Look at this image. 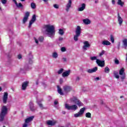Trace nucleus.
<instances>
[{"instance_id": "1", "label": "nucleus", "mask_w": 127, "mask_h": 127, "mask_svg": "<svg viewBox=\"0 0 127 127\" xmlns=\"http://www.w3.org/2000/svg\"><path fill=\"white\" fill-rule=\"evenodd\" d=\"M46 34L50 38H54L55 35V27L53 25H46L44 26Z\"/></svg>"}, {"instance_id": "2", "label": "nucleus", "mask_w": 127, "mask_h": 127, "mask_svg": "<svg viewBox=\"0 0 127 127\" xmlns=\"http://www.w3.org/2000/svg\"><path fill=\"white\" fill-rule=\"evenodd\" d=\"M6 115H7V107L6 106L3 105L1 108L0 113V122L4 121V117H5Z\"/></svg>"}, {"instance_id": "3", "label": "nucleus", "mask_w": 127, "mask_h": 127, "mask_svg": "<svg viewBox=\"0 0 127 127\" xmlns=\"http://www.w3.org/2000/svg\"><path fill=\"white\" fill-rule=\"evenodd\" d=\"M81 27H80V26H77L75 29V35L73 37L74 41H78V37L81 35Z\"/></svg>"}, {"instance_id": "4", "label": "nucleus", "mask_w": 127, "mask_h": 127, "mask_svg": "<svg viewBox=\"0 0 127 127\" xmlns=\"http://www.w3.org/2000/svg\"><path fill=\"white\" fill-rule=\"evenodd\" d=\"M85 110H86L85 107L80 109V111L77 113L74 114V118H81V117L84 115V113H85Z\"/></svg>"}, {"instance_id": "5", "label": "nucleus", "mask_w": 127, "mask_h": 127, "mask_svg": "<svg viewBox=\"0 0 127 127\" xmlns=\"http://www.w3.org/2000/svg\"><path fill=\"white\" fill-rule=\"evenodd\" d=\"M65 108L68 110L76 111L78 109V106L76 105L70 106L69 104H65Z\"/></svg>"}, {"instance_id": "6", "label": "nucleus", "mask_w": 127, "mask_h": 127, "mask_svg": "<svg viewBox=\"0 0 127 127\" xmlns=\"http://www.w3.org/2000/svg\"><path fill=\"white\" fill-rule=\"evenodd\" d=\"M119 75H121L120 79H121L122 82H124V80L126 79V73H125L124 68H122L119 70Z\"/></svg>"}, {"instance_id": "7", "label": "nucleus", "mask_w": 127, "mask_h": 127, "mask_svg": "<svg viewBox=\"0 0 127 127\" xmlns=\"http://www.w3.org/2000/svg\"><path fill=\"white\" fill-rule=\"evenodd\" d=\"M29 15H30V12L28 11L25 12L24 17L22 19V23L23 24H25V23L26 22V21L28 20V18L29 17Z\"/></svg>"}, {"instance_id": "8", "label": "nucleus", "mask_w": 127, "mask_h": 127, "mask_svg": "<svg viewBox=\"0 0 127 127\" xmlns=\"http://www.w3.org/2000/svg\"><path fill=\"white\" fill-rule=\"evenodd\" d=\"M36 21V15L35 14H34L33 15L32 17V19L29 22V26H28L29 28H30V27H31V26L32 25V24H33V23H34V22H35Z\"/></svg>"}, {"instance_id": "9", "label": "nucleus", "mask_w": 127, "mask_h": 127, "mask_svg": "<svg viewBox=\"0 0 127 127\" xmlns=\"http://www.w3.org/2000/svg\"><path fill=\"white\" fill-rule=\"evenodd\" d=\"M83 44V50H85V51H86V50H88V48H90V47H91V45L89 43L88 41L84 42Z\"/></svg>"}, {"instance_id": "10", "label": "nucleus", "mask_w": 127, "mask_h": 127, "mask_svg": "<svg viewBox=\"0 0 127 127\" xmlns=\"http://www.w3.org/2000/svg\"><path fill=\"white\" fill-rule=\"evenodd\" d=\"M7 99H8V93L6 92H4L2 97V102L3 104H6L7 103Z\"/></svg>"}, {"instance_id": "11", "label": "nucleus", "mask_w": 127, "mask_h": 127, "mask_svg": "<svg viewBox=\"0 0 127 127\" xmlns=\"http://www.w3.org/2000/svg\"><path fill=\"white\" fill-rule=\"evenodd\" d=\"M72 102H74L75 104H76L78 107H82L83 106V103L80 101V100L76 99V98L73 97L72 100Z\"/></svg>"}, {"instance_id": "12", "label": "nucleus", "mask_w": 127, "mask_h": 127, "mask_svg": "<svg viewBox=\"0 0 127 127\" xmlns=\"http://www.w3.org/2000/svg\"><path fill=\"white\" fill-rule=\"evenodd\" d=\"M96 64L100 67H104L105 66V61H101L99 59L96 60Z\"/></svg>"}, {"instance_id": "13", "label": "nucleus", "mask_w": 127, "mask_h": 127, "mask_svg": "<svg viewBox=\"0 0 127 127\" xmlns=\"http://www.w3.org/2000/svg\"><path fill=\"white\" fill-rule=\"evenodd\" d=\"M12 1L14 2L17 8H21V9H23V5H22V4L21 2L17 3V1H16V0H12Z\"/></svg>"}, {"instance_id": "14", "label": "nucleus", "mask_w": 127, "mask_h": 127, "mask_svg": "<svg viewBox=\"0 0 127 127\" xmlns=\"http://www.w3.org/2000/svg\"><path fill=\"white\" fill-rule=\"evenodd\" d=\"M28 84H29V82L28 81H25L22 83V90L23 91H25L26 90V88L28 86Z\"/></svg>"}, {"instance_id": "15", "label": "nucleus", "mask_w": 127, "mask_h": 127, "mask_svg": "<svg viewBox=\"0 0 127 127\" xmlns=\"http://www.w3.org/2000/svg\"><path fill=\"white\" fill-rule=\"evenodd\" d=\"M72 5V0H69L68 2L66 5L65 10L68 12L69 11V9H70L71 6Z\"/></svg>"}, {"instance_id": "16", "label": "nucleus", "mask_w": 127, "mask_h": 127, "mask_svg": "<svg viewBox=\"0 0 127 127\" xmlns=\"http://www.w3.org/2000/svg\"><path fill=\"white\" fill-rule=\"evenodd\" d=\"M98 71V67H95L92 69H89L87 70V73H89L91 74L92 73H95V72H97Z\"/></svg>"}, {"instance_id": "17", "label": "nucleus", "mask_w": 127, "mask_h": 127, "mask_svg": "<svg viewBox=\"0 0 127 127\" xmlns=\"http://www.w3.org/2000/svg\"><path fill=\"white\" fill-rule=\"evenodd\" d=\"M33 119H34V116H31L29 118H27L25 120V124H26L27 125L29 124L30 122H32V121H33Z\"/></svg>"}, {"instance_id": "18", "label": "nucleus", "mask_w": 127, "mask_h": 127, "mask_svg": "<svg viewBox=\"0 0 127 127\" xmlns=\"http://www.w3.org/2000/svg\"><path fill=\"white\" fill-rule=\"evenodd\" d=\"M57 123V122L54 120L53 121L48 120L47 121V124L48 126H55V124H56Z\"/></svg>"}, {"instance_id": "19", "label": "nucleus", "mask_w": 127, "mask_h": 127, "mask_svg": "<svg viewBox=\"0 0 127 127\" xmlns=\"http://www.w3.org/2000/svg\"><path fill=\"white\" fill-rule=\"evenodd\" d=\"M70 73H71L70 70L65 71L63 73L62 76L64 78H65V77H68V76H69V75H70Z\"/></svg>"}, {"instance_id": "20", "label": "nucleus", "mask_w": 127, "mask_h": 127, "mask_svg": "<svg viewBox=\"0 0 127 127\" xmlns=\"http://www.w3.org/2000/svg\"><path fill=\"white\" fill-rule=\"evenodd\" d=\"M64 90L65 93H69L72 90V88L70 86H65L64 87Z\"/></svg>"}, {"instance_id": "21", "label": "nucleus", "mask_w": 127, "mask_h": 127, "mask_svg": "<svg viewBox=\"0 0 127 127\" xmlns=\"http://www.w3.org/2000/svg\"><path fill=\"white\" fill-rule=\"evenodd\" d=\"M85 8H86V4L83 3L81 4V7L78 8V11H83Z\"/></svg>"}, {"instance_id": "22", "label": "nucleus", "mask_w": 127, "mask_h": 127, "mask_svg": "<svg viewBox=\"0 0 127 127\" xmlns=\"http://www.w3.org/2000/svg\"><path fill=\"white\" fill-rule=\"evenodd\" d=\"M118 19L120 25H122V24H123L124 20H123V18H122V17H121V16L120 15V13L118 14Z\"/></svg>"}, {"instance_id": "23", "label": "nucleus", "mask_w": 127, "mask_h": 127, "mask_svg": "<svg viewBox=\"0 0 127 127\" xmlns=\"http://www.w3.org/2000/svg\"><path fill=\"white\" fill-rule=\"evenodd\" d=\"M29 108L30 111H32V112L35 111V109H34V105L33 104V103H32V102H30L29 103Z\"/></svg>"}, {"instance_id": "24", "label": "nucleus", "mask_w": 127, "mask_h": 127, "mask_svg": "<svg viewBox=\"0 0 127 127\" xmlns=\"http://www.w3.org/2000/svg\"><path fill=\"white\" fill-rule=\"evenodd\" d=\"M83 22L84 23V24H86V25H88V24H91V20L88 18L84 19L83 20Z\"/></svg>"}, {"instance_id": "25", "label": "nucleus", "mask_w": 127, "mask_h": 127, "mask_svg": "<svg viewBox=\"0 0 127 127\" xmlns=\"http://www.w3.org/2000/svg\"><path fill=\"white\" fill-rule=\"evenodd\" d=\"M125 49H127V39H124L122 41Z\"/></svg>"}, {"instance_id": "26", "label": "nucleus", "mask_w": 127, "mask_h": 127, "mask_svg": "<svg viewBox=\"0 0 127 127\" xmlns=\"http://www.w3.org/2000/svg\"><path fill=\"white\" fill-rule=\"evenodd\" d=\"M29 64H32V59H33V56H32V55L31 54H29Z\"/></svg>"}, {"instance_id": "27", "label": "nucleus", "mask_w": 127, "mask_h": 127, "mask_svg": "<svg viewBox=\"0 0 127 127\" xmlns=\"http://www.w3.org/2000/svg\"><path fill=\"white\" fill-rule=\"evenodd\" d=\"M102 45H111V42H109V41L105 40L102 42Z\"/></svg>"}, {"instance_id": "28", "label": "nucleus", "mask_w": 127, "mask_h": 127, "mask_svg": "<svg viewBox=\"0 0 127 127\" xmlns=\"http://www.w3.org/2000/svg\"><path fill=\"white\" fill-rule=\"evenodd\" d=\"M113 74L114 75L116 79H120V75H119V72L116 71H113Z\"/></svg>"}, {"instance_id": "29", "label": "nucleus", "mask_w": 127, "mask_h": 127, "mask_svg": "<svg viewBox=\"0 0 127 127\" xmlns=\"http://www.w3.org/2000/svg\"><path fill=\"white\" fill-rule=\"evenodd\" d=\"M57 88H58V93H59V94L62 95H64V93H63V92H62V89H61V88L59 85H58Z\"/></svg>"}, {"instance_id": "30", "label": "nucleus", "mask_w": 127, "mask_h": 127, "mask_svg": "<svg viewBox=\"0 0 127 127\" xmlns=\"http://www.w3.org/2000/svg\"><path fill=\"white\" fill-rule=\"evenodd\" d=\"M31 7L32 9H35V8H36V5L35 4V3L32 2L31 3Z\"/></svg>"}, {"instance_id": "31", "label": "nucleus", "mask_w": 127, "mask_h": 127, "mask_svg": "<svg viewBox=\"0 0 127 127\" xmlns=\"http://www.w3.org/2000/svg\"><path fill=\"white\" fill-rule=\"evenodd\" d=\"M52 57L53 58L56 59V58H58V54H57L56 52H54L52 54Z\"/></svg>"}, {"instance_id": "32", "label": "nucleus", "mask_w": 127, "mask_h": 127, "mask_svg": "<svg viewBox=\"0 0 127 127\" xmlns=\"http://www.w3.org/2000/svg\"><path fill=\"white\" fill-rule=\"evenodd\" d=\"M117 3L119 5H121V6H123L124 4V2L122 1V0H118Z\"/></svg>"}, {"instance_id": "33", "label": "nucleus", "mask_w": 127, "mask_h": 127, "mask_svg": "<svg viewBox=\"0 0 127 127\" xmlns=\"http://www.w3.org/2000/svg\"><path fill=\"white\" fill-rule=\"evenodd\" d=\"M59 34L60 35H64V31L62 29H60L59 30Z\"/></svg>"}, {"instance_id": "34", "label": "nucleus", "mask_w": 127, "mask_h": 127, "mask_svg": "<svg viewBox=\"0 0 127 127\" xmlns=\"http://www.w3.org/2000/svg\"><path fill=\"white\" fill-rule=\"evenodd\" d=\"M39 41L40 42H43V41L44 40V37L43 36H40L38 38Z\"/></svg>"}, {"instance_id": "35", "label": "nucleus", "mask_w": 127, "mask_h": 127, "mask_svg": "<svg viewBox=\"0 0 127 127\" xmlns=\"http://www.w3.org/2000/svg\"><path fill=\"white\" fill-rule=\"evenodd\" d=\"M105 73H110V68H109V67L108 66H106L105 68Z\"/></svg>"}, {"instance_id": "36", "label": "nucleus", "mask_w": 127, "mask_h": 127, "mask_svg": "<svg viewBox=\"0 0 127 127\" xmlns=\"http://www.w3.org/2000/svg\"><path fill=\"white\" fill-rule=\"evenodd\" d=\"M91 116H92V115L91 114V113L90 112H88V113H86V114H85V117L86 118H90Z\"/></svg>"}, {"instance_id": "37", "label": "nucleus", "mask_w": 127, "mask_h": 127, "mask_svg": "<svg viewBox=\"0 0 127 127\" xmlns=\"http://www.w3.org/2000/svg\"><path fill=\"white\" fill-rule=\"evenodd\" d=\"M64 71V69L63 68H61L60 70H59V71H58V74H59V75H60V74H62V73H63V71Z\"/></svg>"}, {"instance_id": "38", "label": "nucleus", "mask_w": 127, "mask_h": 127, "mask_svg": "<svg viewBox=\"0 0 127 127\" xmlns=\"http://www.w3.org/2000/svg\"><path fill=\"white\" fill-rule=\"evenodd\" d=\"M110 40L112 42V43H114V42H115V38H114V36H113L112 35L110 36Z\"/></svg>"}, {"instance_id": "39", "label": "nucleus", "mask_w": 127, "mask_h": 127, "mask_svg": "<svg viewBox=\"0 0 127 127\" xmlns=\"http://www.w3.org/2000/svg\"><path fill=\"white\" fill-rule=\"evenodd\" d=\"M38 104L39 105V106L42 110H43V109H44V108L43 107V105L41 104V103L39 102L38 103Z\"/></svg>"}, {"instance_id": "40", "label": "nucleus", "mask_w": 127, "mask_h": 127, "mask_svg": "<svg viewBox=\"0 0 127 127\" xmlns=\"http://www.w3.org/2000/svg\"><path fill=\"white\" fill-rule=\"evenodd\" d=\"M61 51L62 52H65L66 51V48L65 47H63L61 48Z\"/></svg>"}, {"instance_id": "41", "label": "nucleus", "mask_w": 127, "mask_h": 127, "mask_svg": "<svg viewBox=\"0 0 127 127\" xmlns=\"http://www.w3.org/2000/svg\"><path fill=\"white\" fill-rule=\"evenodd\" d=\"M90 59L92 60V61H94V60H98L97 57H90Z\"/></svg>"}, {"instance_id": "42", "label": "nucleus", "mask_w": 127, "mask_h": 127, "mask_svg": "<svg viewBox=\"0 0 127 127\" xmlns=\"http://www.w3.org/2000/svg\"><path fill=\"white\" fill-rule=\"evenodd\" d=\"M1 2L2 4H5L7 2V0H1Z\"/></svg>"}, {"instance_id": "43", "label": "nucleus", "mask_w": 127, "mask_h": 127, "mask_svg": "<svg viewBox=\"0 0 127 127\" xmlns=\"http://www.w3.org/2000/svg\"><path fill=\"white\" fill-rule=\"evenodd\" d=\"M115 64H117V65H119V64H120V61H118V59H115Z\"/></svg>"}, {"instance_id": "44", "label": "nucleus", "mask_w": 127, "mask_h": 127, "mask_svg": "<svg viewBox=\"0 0 127 127\" xmlns=\"http://www.w3.org/2000/svg\"><path fill=\"white\" fill-rule=\"evenodd\" d=\"M54 7L55 8H57V9H58L59 8V5L57 4H54Z\"/></svg>"}, {"instance_id": "45", "label": "nucleus", "mask_w": 127, "mask_h": 127, "mask_svg": "<svg viewBox=\"0 0 127 127\" xmlns=\"http://www.w3.org/2000/svg\"><path fill=\"white\" fill-rule=\"evenodd\" d=\"M103 54H105V51L103 50L102 52L99 54V56H102Z\"/></svg>"}, {"instance_id": "46", "label": "nucleus", "mask_w": 127, "mask_h": 127, "mask_svg": "<svg viewBox=\"0 0 127 127\" xmlns=\"http://www.w3.org/2000/svg\"><path fill=\"white\" fill-rule=\"evenodd\" d=\"M34 39L35 40V43H36V44H38L39 43V42H38V40L37 39H36V38H34Z\"/></svg>"}, {"instance_id": "47", "label": "nucleus", "mask_w": 127, "mask_h": 127, "mask_svg": "<svg viewBox=\"0 0 127 127\" xmlns=\"http://www.w3.org/2000/svg\"><path fill=\"white\" fill-rule=\"evenodd\" d=\"M63 40H64V39H63V37H60L59 38V41H63Z\"/></svg>"}, {"instance_id": "48", "label": "nucleus", "mask_w": 127, "mask_h": 127, "mask_svg": "<svg viewBox=\"0 0 127 127\" xmlns=\"http://www.w3.org/2000/svg\"><path fill=\"white\" fill-rule=\"evenodd\" d=\"M62 59L64 62H67V59L66 58H63Z\"/></svg>"}, {"instance_id": "49", "label": "nucleus", "mask_w": 127, "mask_h": 127, "mask_svg": "<svg viewBox=\"0 0 127 127\" xmlns=\"http://www.w3.org/2000/svg\"><path fill=\"white\" fill-rule=\"evenodd\" d=\"M63 82H64L63 79L61 78V79H60V84H62V83H63Z\"/></svg>"}, {"instance_id": "50", "label": "nucleus", "mask_w": 127, "mask_h": 127, "mask_svg": "<svg viewBox=\"0 0 127 127\" xmlns=\"http://www.w3.org/2000/svg\"><path fill=\"white\" fill-rule=\"evenodd\" d=\"M95 81H99L100 80V77H97L95 78Z\"/></svg>"}, {"instance_id": "51", "label": "nucleus", "mask_w": 127, "mask_h": 127, "mask_svg": "<svg viewBox=\"0 0 127 127\" xmlns=\"http://www.w3.org/2000/svg\"><path fill=\"white\" fill-rule=\"evenodd\" d=\"M21 58H22V56H21V55H18V59H21Z\"/></svg>"}, {"instance_id": "52", "label": "nucleus", "mask_w": 127, "mask_h": 127, "mask_svg": "<svg viewBox=\"0 0 127 127\" xmlns=\"http://www.w3.org/2000/svg\"><path fill=\"white\" fill-rule=\"evenodd\" d=\"M55 105H57L58 104V101L57 100H55L54 102Z\"/></svg>"}, {"instance_id": "53", "label": "nucleus", "mask_w": 127, "mask_h": 127, "mask_svg": "<svg viewBox=\"0 0 127 127\" xmlns=\"http://www.w3.org/2000/svg\"><path fill=\"white\" fill-rule=\"evenodd\" d=\"M80 80V77L79 76H77L76 78V81H79Z\"/></svg>"}, {"instance_id": "54", "label": "nucleus", "mask_w": 127, "mask_h": 127, "mask_svg": "<svg viewBox=\"0 0 127 127\" xmlns=\"http://www.w3.org/2000/svg\"><path fill=\"white\" fill-rule=\"evenodd\" d=\"M115 2H116V1H115V0H112L113 4H115Z\"/></svg>"}, {"instance_id": "55", "label": "nucleus", "mask_w": 127, "mask_h": 127, "mask_svg": "<svg viewBox=\"0 0 127 127\" xmlns=\"http://www.w3.org/2000/svg\"><path fill=\"white\" fill-rule=\"evenodd\" d=\"M43 1H45V2H47V1H48V0H43Z\"/></svg>"}, {"instance_id": "56", "label": "nucleus", "mask_w": 127, "mask_h": 127, "mask_svg": "<svg viewBox=\"0 0 127 127\" xmlns=\"http://www.w3.org/2000/svg\"><path fill=\"white\" fill-rule=\"evenodd\" d=\"M36 85H38V80H37L36 82Z\"/></svg>"}, {"instance_id": "57", "label": "nucleus", "mask_w": 127, "mask_h": 127, "mask_svg": "<svg viewBox=\"0 0 127 127\" xmlns=\"http://www.w3.org/2000/svg\"><path fill=\"white\" fill-rule=\"evenodd\" d=\"M63 114L64 115H65V114H66V112H65V111H63Z\"/></svg>"}, {"instance_id": "58", "label": "nucleus", "mask_w": 127, "mask_h": 127, "mask_svg": "<svg viewBox=\"0 0 127 127\" xmlns=\"http://www.w3.org/2000/svg\"><path fill=\"white\" fill-rule=\"evenodd\" d=\"M95 3H98V1L96 0V1H95Z\"/></svg>"}, {"instance_id": "59", "label": "nucleus", "mask_w": 127, "mask_h": 127, "mask_svg": "<svg viewBox=\"0 0 127 127\" xmlns=\"http://www.w3.org/2000/svg\"><path fill=\"white\" fill-rule=\"evenodd\" d=\"M21 1H25V0H20Z\"/></svg>"}, {"instance_id": "60", "label": "nucleus", "mask_w": 127, "mask_h": 127, "mask_svg": "<svg viewBox=\"0 0 127 127\" xmlns=\"http://www.w3.org/2000/svg\"><path fill=\"white\" fill-rule=\"evenodd\" d=\"M24 69H25V70H27V68H26L25 67V68H24Z\"/></svg>"}, {"instance_id": "61", "label": "nucleus", "mask_w": 127, "mask_h": 127, "mask_svg": "<svg viewBox=\"0 0 127 127\" xmlns=\"http://www.w3.org/2000/svg\"><path fill=\"white\" fill-rule=\"evenodd\" d=\"M1 91V88L0 87V92Z\"/></svg>"}, {"instance_id": "62", "label": "nucleus", "mask_w": 127, "mask_h": 127, "mask_svg": "<svg viewBox=\"0 0 127 127\" xmlns=\"http://www.w3.org/2000/svg\"><path fill=\"white\" fill-rule=\"evenodd\" d=\"M0 10H1V8L0 7Z\"/></svg>"}, {"instance_id": "63", "label": "nucleus", "mask_w": 127, "mask_h": 127, "mask_svg": "<svg viewBox=\"0 0 127 127\" xmlns=\"http://www.w3.org/2000/svg\"><path fill=\"white\" fill-rule=\"evenodd\" d=\"M121 98H123V96H121Z\"/></svg>"}, {"instance_id": "64", "label": "nucleus", "mask_w": 127, "mask_h": 127, "mask_svg": "<svg viewBox=\"0 0 127 127\" xmlns=\"http://www.w3.org/2000/svg\"><path fill=\"white\" fill-rule=\"evenodd\" d=\"M3 127H5V126H3Z\"/></svg>"}]
</instances>
